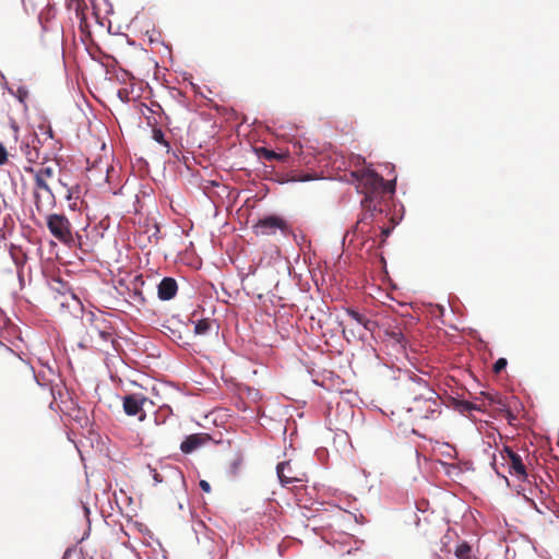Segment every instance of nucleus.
I'll return each instance as SVG.
<instances>
[{
    "instance_id": "1",
    "label": "nucleus",
    "mask_w": 559,
    "mask_h": 559,
    "mask_svg": "<svg viewBox=\"0 0 559 559\" xmlns=\"http://www.w3.org/2000/svg\"><path fill=\"white\" fill-rule=\"evenodd\" d=\"M406 390L412 396L406 413L412 421L435 420L441 415V400L428 382L414 374L409 377Z\"/></svg>"
},
{
    "instance_id": "2",
    "label": "nucleus",
    "mask_w": 559,
    "mask_h": 559,
    "mask_svg": "<svg viewBox=\"0 0 559 559\" xmlns=\"http://www.w3.org/2000/svg\"><path fill=\"white\" fill-rule=\"evenodd\" d=\"M353 175L358 181L360 192L365 194L361 206L374 209V202H380L386 197L390 198L395 191V181H385L372 169L357 170Z\"/></svg>"
},
{
    "instance_id": "3",
    "label": "nucleus",
    "mask_w": 559,
    "mask_h": 559,
    "mask_svg": "<svg viewBox=\"0 0 559 559\" xmlns=\"http://www.w3.org/2000/svg\"><path fill=\"white\" fill-rule=\"evenodd\" d=\"M58 164L41 165L37 169L29 168L34 175L33 200L36 211L39 214L51 210L56 205V195L49 186V180L56 175Z\"/></svg>"
},
{
    "instance_id": "4",
    "label": "nucleus",
    "mask_w": 559,
    "mask_h": 559,
    "mask_svg": "<svg viewBox=\"0 0 559 559\" xmlns=\"http://www.w3.org/2000/svg\"><path fill=\"white\" fill-rule=\"evenodd\" d=\"M107 322L103 316H96L93 312L86 314L84 333L80 340V346L83 348H99V334L107 329Z\"/></svg>"
},
{
    "instance_id": "5",
    "label": "nucleus",
    "mask_w": 559,
    "mask_h": 559,
    "mask_svg": "<svg viewBox=\"0 0 559 559\" xmlns=\"http://www.w3.org/2000/svg\"><path fill=\"white\" fill-rule=\"evenodd\" d=\"M47 228L61 243L72 246L76 243L72 235V225L64 214H49L46 217Z\"/></svg>"
},
{
    "instance_id": "6",
    "label": "nucleus",
    "mask_w": 559,
    "mask_h": 559,
    "mask_svg": "<svg viewBox=\"0 0 559 559\" xmlns=\"http://www.w3.org/2000/svg\"><path fill=\"white\" fill-rule=\"evenodd\" d=\"M252 229L257 236H270L274 235L277 229L285 231L287 229V224L280 216L270 215L259 219L252 226Z\"/></svg>"
},
{
    "instance_id": "7",
    "label": "nucleus",
    "mask_w": 559,
    "mask_h": 559,
    "mask_svg": "<svg viewBox=\"0 0 559 559\" xmlns=\"http://www.w3.org/2000/svg\"><path fill=\"white\" fill-rule=\"evenodd\" d=\"M501 457L509 467V473L515 475L520 480H524L527 477L526 467L522 461V457L512 451L509 447H504L501 452Z\"/></svg>"
},
{
    "instance_id": "8",
    "label": "nucleus",
    "mask_w": 559,
    "mask_h": 559,
    "mask_svg": "<svg viewBox=\"0 0 559 559\" xmlns=\"http://www.w3.org/2000/svg\"><path fill=\"white\" fill-rule=\"evenodd\" d=\"M380 202H374V209L362 206L364 214L358 219L354 227V233L358 235L370 234L372 226L371 224L376 221L378 214L382 213V209L379 207Z\"/></svg>"
},
{
    "instance_id": "9",
    "label": "nucleus",
    "mask_w": 559,
    "mask_h": 559,
    "mask_svg": "<svg viewBox=\"0 0 559 559\" xmlns=\"http://www.w3.org/2000/svg\"><path fill=\"white\" fill-rule=\"evenodd\" d=\"M147 399L142 394H128L123 396L122 406L123 411L129 416H139V420H144L145 413L143 406Z\"/></svg>"
},
{
    "instance_id": "10",
    "label": "nucleus",
    "mask_w": 559,
    "mask_h": 559,
    "mask_svg": "<svg viewBox=\"0 0 559 559\" xmlns=\"http://www.w3.org/2000/svg\"><path fill=\"white\" fill-rule=\"evenodd\" d=\"M277 476L283 485L300 483L304 480V474L293 471L289 462H282L276 467Z\"/></svg>"
},
{
    "instance_id": "11",
    "label": "nucleus",
    "mask_w": 559,
    "mask_h": 559,
    "mask_svg": "<svg viewBox=\"0 0 559 559\" xmlns=\"http://www.w3.org/2000/svg\"><path fill=\"white\" fill-rule=\"evenodd\" d=\"M66 5L69 11H73L75 13V16L80 23V29L82 32H85V29L87 28L86 12L88 11L86 1L85 0H66Z\"/></svg>"
},
{
    "instance_id": "12",
    "label": "nucleus",
    "mask_w": 559,
    "mask_h": 559,
    "mask_svg": "<svg viewBox=\"0 0 559 559\" xmlns=\"http://www.w3.org/2000/svg\"><path fill=\"white\" fill-rule=\"evenodd\" d=\"M207 433H193L188 436L180 444V450L188 454L206 444L210 441Z\"/></svg>"
},
{
    "instance_id": "13",
    "label": "nucleus",
    "mask_w": 559,
    "mask_h": 559,
    "mask_svg": "<svg viewBox=\"0 0 559 559\" xmlns=\"http://www.w3.org/2000/svg\"><path fill=\"white\" fill-rule=\"evenodd\" d=\"M178 290V285L175 278L164 277L158 284V298L162 300L173 299Z\"/></svg>"
},
{
    "instance_id": "14",
    "label": "nucleus",
    "mask_w": 559,
    "mask_h": 559,
    "mask_svg": "<svg viewBox=\"0 0 559 559\" xmlns=\"http://www.w3.org/2000/svg\"><path fill=\"white\" fill-rule=\"evenodd\" d=\"M165 475L156 469H153V479L155 484H160L166 480V478H173L175 480H179L180 483L185 481L183 474L181 471L174 466H166L163 468Z\"/></svg>"
},
{
    "instance_id": "15",
    "label": "nucleus",
    "mask_w": 559,
    "mask_h": 559,
    "mask_svg": "<svg viewBox=\"0 0 559 559\" xmlns=\"http://www.w3.org/2000/svg\"><path fill=\"white\" fill-rule=\"evenodd\" d=\"M109 346H115V338H114V329L110 325V322H107V329H105V332L99 334V348H96L97 350H104L107 352Z\"/></svg>"
},
{
    "instance_id": "16",
    "label": "nucleus",
    "mask_w": 559,
    "mask_h": 559,
    "mask_svg": "<svg viewBox=\"0 0 559 559\" xmlns=\"http://www.w3.org/2000/svg\"><path fill=\"white\" fill-rule=\"evenodd\" d=\"M257 153L260 158L271 162V160H280L285 162L287 159V154L276 153L275 151L269 150L266 147H260L257 150Z\"/></svg>"
},
{
    "instance_id": "17",
    "label": "nucleus",
    "mask_w": 559,
    "mask_h": 559,
    "mask_svg": "<svg viewBox=\"0 0 559 559\" xmlns=\"http://www.w3.org/2000/svg\"><path fill=\"white\" fill-rule=\"evenodd\" d=\"M459 559H472V548L467 543L460 544L455 549Z\"/></svg>"
},
{
    "instance_id": "18",
    "label": "nucleus",
    "mask_w": 559,
    "mask_h": 559,
    "mask_svg": "<svg viewBox=\"0 0 559 559\" xmlns=\"http://www.w3.org/2000/svg\"><path fill=\"white\" fill-rule=\"evenodd\" d=\"M212 326V322L209 319L199 320L194 326L195 334L204 335Z\"/></svg>"
},
{
    "instance_id": "19",
    "label": "nucleus",
    "mask_w": 559,
    "mask_h": 559,
    "mask_svg": "<svg viewBox=\"0 0 559 559\" xmlns=\"http://www.w3.org/2000/svg\"><path fill=\"white\" fill-rule=\"evenodd\" d=\"M153 139L157 143L165 146L167 152H169L170 145H169L168 141L165 139V135L160 129H157V128L153 129Z\"/></svg>"
},
{
    "instance_id": "20",
    "label": "nucleus",
    "mask_w": 559,
    "mask_h": 559,
    "mask_svg": "<svg viewBox=\"0 0 559 559\" xmlns=\"http://www.w3.org/2000/svg\"><path fill=\"white\" fill-rule=\"evenodd\" d=\"M491 402L496 403L498 405V409L504 412L508 418L512 417L511 412L507 408V404L501 397L491 399Z\"/></svg>"
},
{
    "instance_id": "21",
    "label": "nucleus",
    "mask_w": 559,
    "mask_h": 559,
    "mask_svg": "<svg viewBox=\"0 0 559 559\" xmlns=\"http://www.w3.org/2000/svg\"><path fill=\"white\" fill-rule=\"evenodd\" d=\"M64 198L68 201H71L72 199L79 198V186H71L66 190Z\"/></svg>"
},
{
    "instance_id": "22",
    "label": "nucleus",
    "mask_w": 559,
    "mask_h": 559,
    "mask_svg": "<svg viewBox=\"0 0 559 559\" xmlns=\"http://www.w3.org/2000/svg\"><path fill=\"white\" fill-rule=\"evenodd\" d=\"M14 95L21 103H25L28 98V91L24 86H19Z\"/></svg>"
},
{
    "instance_id": "23",
    "label": "nucleus",
    "mask_w": 559,
    "mask_h": 559,
    "mask_svg": "<svg viewBox=\"0 0 559 559\" xmlns=\"http://www.w3.org/2000/svg\"><path fill=\"white\" fill-rule=\"evenodd\" d=\"M508 365V361L506 358H499L492 367V370L495 373H500Z\"/></svg>"
},
{
    "instance_id": "24",
    "label": "nucleus",
    "mask_w": 559,
    "mask_h": 559,
    "mask_svg": "<svg viewBox=\"0 0 559 559\" xmlns=\"http://www.w3.org/2000/svg\"><path fill=\"white\" fill-rule=\"evenodd\" d=\"M346 313L358 324H361V322L364 321L365 317L354 309L347 308Z\"/></svg>"
},
{
    "instance_id": "25",
    "label": "nucleus",
    "mask_w": 559,
    "mask_h": 559,
    "mask_svg": "<svg viewBox=\"0 0 559 559\" xmlns=\"http://www.w3.org/2000/svg\"><path fill=\"white\" fill-rule=\"evenodd\" d=\"M361 325H362L366 330H368V331H370V332H372V331L378 326V324H377V322H376V321L370 320V319H367V318H364V321L361 322Z\"/></svg>"
},
{
    "instance_id": "26",
    "label": "nucleus",
    "mask_w": 559,
    "mask_h": 559,
    "mask_svg": "<svg viewBox=\"0 0 559 559\" xmlns=\"http://www.w3.org/2000/svg\"><path fill=\"white\" fill-rule=\"evenodd\" d=\"M8 152L3 144L0 143V166L8 163Z\"/></svg>"
},
{
    "instance_id": "27",
    "label": "nucleus",
    "mask_w": 559,
    "mask_h": 559,
    "mask_svg": "<svg viewBox=\"0 0 559 559\" xmlns=\"http://www.w3.org/2000/svg\"><path fill=\"white\" fill-rule=\"evenodd\" d=\"M391 228L390 227H381L380 228V245L383 243L385 241V239L389 237V235L391 234Z\"/></svg>"
},
{
    "instance_id": "28",
    "label": "nucleus",
    "mask_w": 559,
    "mask_h": 559,
    "mask_svg": "<svg viewBox=\"0 0 559 559\" xmlns=\"http://www.w3.org/2000/svg\"><path fill=\"white\" fill-rule=\"evenodd\" d=\"M459 407L461 412L471 411L475 408V406L472 403L466 401L460 402Z\"/></svg>"
},
{
    "instance_id": "29",
    "label": "nucleus",
    "mask_w": 559,
    "mask_h": 559,
    "mask_svg": "<svg viewBox=\"0 0 559 559\" xmlns=\"http://www.w3.org/2000/svg\"><path fill=\"white\" fill-rule=\"evenodd\" d=\"M200 487H201V489L204 492H210L211 491V486H210V484L206 480H201L200 481Z\"/></svg>"
},
{
    "instance_id": "30",
    "label": "nucleus",
    "mask_w": 559,
    "mask_h": 559,
    "mask_svg": "<svg viewBox=\"0 0 559 559\" xmlns=\"http://www.w3.org/2000/svg\"><path fill=\"white\" fill-rule=\"evenodd\" d=\"M58 182L59 185L64 189V191L71 187V185H69L66 180H63L62 178H59L58 179Z\"/></svg>"
},
{
    "instance_id": "31",
    "label": "nucleus",
    "mask_w": 559,
    "mask_h": 559,
    "mask_svg": "<svg viewBox=\"0 0 559 559\" xmlns=\"http://www.w3.org/2000/svg\"><path fill=\"white\" fill-rule=\"evenodd\" d=\"M26 155H27V159L31 160V162L36 159V158H38V153L37 152H35L34 154H32L31 152H27Z\"/></svg>"
},
{
    "instance_id": "32",
    "label": "nucleus",
    "mask_w": 559,
    "mask_h": 559,
    "mask_svg": "<svg viewBox=\"0 0 559 559\" xmlns=\"http://www.w3.org/2000/svg\"><path fill=\"white\" fill-rule=\"evenodd\" d=\"M76 240H78V246L83 249V241H82V237L81 236H76Z\"/></svg>"
},
{
    "instance_id": "33",
    "label": "nucleus",
    "mask_w": 559,
    "mask_h": 559,
    "mask_svg": "<svg viewBox=\"0 0 559 559\" xmlns=\"http://www.w3.org/2000/svg\"><path fill=\"white\" fill-rule=\"evenodd\" d=\"M393 335H394V337H395L397 341H399V340H400V337L402 336V334H401V333H394Z\"/></svg>"
},
{
    "instance_id": "34",
    "label": "nucleus",
    "mask_w": 559,
    "mask_h": 559,
    "mask_svg": "<svg viewBox=\"0 0 559 559\" xmlns=\"http://www.w3.org/2000/svg\"><path fill=\"white\" fill-rule=\"evenodd\" d=\"M135 294L140 297L141 300H144L142 293H135Z\"/></svg>"
}]
</instances>
